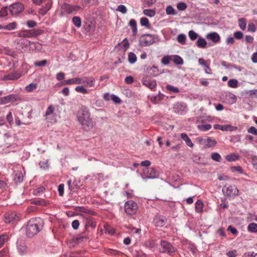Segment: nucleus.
Here are the masks:
<instances>
[{
	"label": "nucleus",
	"mask_w": 257,
	"mask_h": 257,
	"mask_svg": "<svg viewBox=\"0 0 257 257\" xmlns=\"http://www.w3.org/2000/svg\"><path fill=\"white\" fill-rule=\"evenodd\" d=\"M77 118L83 131L88 132L93 127L94 122L90 117L89 111L86 107L79 108L77 113Z\"/></svg>",
	"instance_id": "f257e3e1"
},
{
	"label": "nucleus",
	"mask_w": 257,
	"mask_h": 257,
	"mask_svg": "<svg viewBox=\"0 0 257 257\" xmlns=\"http://www.w3.org/2000/svg\"><path fill=\"white\" fill-rule=\"evenodd\" d=\"M42 219L35 218L31 219L26 227V234L28 237L31 238L39 232L43 227Z\"/></svg>",
	"instance_id": "f03ea898"
},
{
	"label": "nucleus",
	"mask_w": 257,
	"mask_h": 257,
	"mask_svg": "<svg viewBox=\"0 0 257 257\" xmlns=\"http://www.w3.org/2000/svg\"><path fill=\"white\" fill-rule=\"evenodd\" d=\"M157 37L155 35L146 34L140 36L139 44L142 47H148L156 42Z\"/></svg>",
	"instance_id": "7ed1b4c3"
},
{
	"label": "nucleus",
	"mask_w": 257,
	"mask_h": 257,
	"mask_svg": "<svg viewBox=\"0 0 257 257\" xmlns=\"http://www.w3.org/2000/svg\"><path fill=\"white\" fill-rule=\"evenodd\" d=\"M140 175L142 179L145 181L147 179H155L159 177L158 173L156 169L153 168L144 169L143 171V173H140Z\"/></svg>",
	"instance_id": "20e7f679"
},
{
	"label": "nucleus",
	"mask_w": 257,
	"mask_h": 257,
	"mask_svg": "<svg viewBox=\"0 0 257 257\" xmlns=\"http://www.w3.org/2000/svg\"><path fill=\"white\" fill-rule=\"evenodd\" d=\"M138 208L137 204L133 200L127 201L124 204V210L128 215L135 214L137 212Z\"/></svg>",
	"instance_id": "39448f33"
},
{
	"label": "nucleus",
	"mask_w": 257,
	"mask_h": 257,
	"mask_svg": "<svg viewBox=\"0 0 257 257\" xmlns=\"http://www.w3.org/2000/svg\"><path fill=\"white\" fill-rule=\"evenodd\" d=\"M160 246V252H161L171 254L175 252V248L173 245L167 241L161 240Z\"/></svg>",
	"instance_id": "423d86ee"
},
{
	"label": "nucleus",
	"mask_w": 257,
	"mask_h": 257,
	"mask_svg": "<svg viewBox=\"0 0 257 257\" xmlns=\"http://www.w3.org/2000/svg\"><path fill=\"white\" fill-rule=\"evenodd\" d=\"M81 9V8L77 5H70L64 3L61 6V10L63 13L67 14H76V13Z\"/></svg>",
	"instance_id": "0eeeda50"
},
{
	"label": "nucleus",
	"mask_w": 257,
	"mask_h": 257,
	"mask_svg": "<svg viewBox=\"0 0 257 257\" xmlns=\"http://www.w3.org/2000/svg\"><path fill=\"white\" fill-rule=\"evenodd\" d=\"M224 195L233 197L238 194V190L235 185L224 186L222 188Z\"/></svg>",
	"instance_id": "6e6552de"
},
{
	"label": "nucleus",
	"mask_w": 257,
	"mask_h": 257,
	"mask_svg": "<svg viewBox=\"0 0 257 257\" xmlns=\"http://www.w3.org/2000/svg\"><path fill=\"white\" fill-rule=\"evenodd\" d=\"M19 220V216L15 212H8L5 215V221L6 223L14 224Z\"/></svg>",
	"instance_id": "1a4fd4ad"
},
{
	"label": "nucleus",
	"mask_w": 257,
	"mask_h": 257,
	"mask_svg": "<svg viewBox=\"0 0 257 257\" xmlns=\"http://www.w3.org/2000/svg\"><path fill=\"white\" fill-rule=\"evenodd\" d=\"M173 109L178 114H184L187 110V105L185 103L178 102L174 104Z\"/></svg>",
	"instance_id": "9d476101"
},
{
	"label": "nucleus",
	"mask_w": 257,
	"mask_h": 257,
	"mask_svg": "<svg viewBox=\"0 0 257 257\" xmlns=\"http://www.w3.org/2000/svg\"><path fill=\"white\" fill-rule=\"evenodd\" d=\"M24 10V6L20 3H16L11 5L9 11L12 15H17L21 13Z\"/></svg>",
	"instance_id": "9b49d317"
},
{
	"label": "nucleus",
	"mask_w": 257,
	"mask_h": 257,
	"mask_svg": "<svg viewBox=\"0 0 257 257\" xmlns=\"http://www.w3.org/2000/svg\"><path fill=\"white\" fill-rule=\"evenodd\" d=\"M206 38L208 41H210L215 44L219 42L220 40V37L219 35L215 32L207 34L206 35Z\"/></svg>",
	"instance_id": "f8f14e48"
},
{
	"label": "nucleus",
	"mask_w": 257,
	"mask_h": 257,
	"mask_svg": "<svg viewBox=\"0 0 257 257\" xmlns=\"http://www.w3.org/2000/svg\"><path fill=\"white\" fill-rule=\"evenodd\" d=\"M95 83V80L94 78L92 77H81V84L86 87H93Z\"/></svg>",
	"instance_id": "ddd939ff"
},
{
	"label": "nucleus",
	"mask_w": 257,
	"mask_h": 257,
	"mask_svg": "<svg viewBox=\"0 0 257 257\" xmlns=\"http://www.w3.org/2000/svg\"><path fill=\"white\" fill-rule=\"evenodd\" d=\"M17 245L18 250L21 254H25L27 252V246L24 240L22 239L18 240L17 241Z\"/></svg>",
	"instance_id": "4468645a"
},
{
	"label": "nucleus",
	"mask_w": 257,
	"mask_h": 257,
	"mask_svg": "<svg viewBox=\"0 0 257 257\" xmlns=\"http://www.w3.org/2000/svg\"><path fill=\"white\" fill-rule=\"evenodd\" d=\"M52 2L51 0H46L44 6H43L39 10V14L44 16L52 7Z\"/></svg>",
	"instance_id": "2eb2a0df"
},
{
	"label": "nucleus",
	"mask_w": 257,
	"mask_h": 257,
	"mask_svg": "<svg viewBox=\"0 0 257 257\" xmlns=\"http://www.w3.org/2000/svg\"><path fill=\"white\" fill-rule=\"evenodd\" d=\"M142 83L146 87L153 89L157 86L156 81L155 80H152L150 78L143 79L142 80Z\"/></svg>",
	"instance_id": "dca6fc26"
},
{
	"label": "nucleus",
	"mask_w": 257,
	"mask_h": 257,
	"mask_svg": "<svg viewBox=\"0 0 257 257\" xmlns=\"http://www.w3.org/2000/svg\"><path fill=\"white\" fill-rule=\"evenodd\" d=\"M63 84L64 85L81 84V77H75L65 80Z\"/></svg>",
	"instance_id": "f3484780"
},
{
	"label": "nucleus",
	"mask_w": 257,
	"mask_h": 257,
	"mask_svg": "<svg viewBox=\"0 0 257 257\" xmlns=\"http://www.w3.org/2000/svg\"><path fill=\"white\" fill-rule=\"evenodd\" d=\"M166 219L163 216H156L154 220V222L156 226L162 227L165 224Z\"/></svg>",
	"instance_id": "a211bd4d"
},
{
	"label": "nucleus",
	"mask_w": 257,
	"mask_h": 257,
	"mask_svg": "<svg viewBox=\"0 0 257 257\" xmlns=\"http://www.w3.org/2000/svg\"><path fill=\"white\" fill-rule=\"evenodd\" d=\"M129 47V43L126 38H125L121 43H118L115 48L119 50L126 51Z\"/></svg>",
	"instance_id": "6ab92c4d"
},
{
	"label": "nucleus",
	"mask_w": 257,
	"mask_h": 257,
	"mask_svg": "<svg viewBox=\"0 0 257 257\" xmlns=\"http://www.w3.org/2000/svg\"><path fill=\"white\" fill-rule=\"evenodd\" d=\"M20 77V75L17 72H13L7 75H5L4 76L3 79L5 80H14L18 79Z\"/></svg>",
	"instance_id": "aec40b11"
},
{
	"label": "nucleus",
	"mask_w": 257,
	"mask_h": 257,
	"mask_svg": "<svg viewBox=\"0 0 257 257\" xmlns=\"http://www.w3.org/2000/svg\"><path fill=\"white\" fill-rule=\"evenodd\" d=\"M33 30H23V31L20 32L18 33V36L20 37H23V38L33 37Z\"/></svg>",
	"instance_id": "412c9836"
},
{
	"label": "nucleus",
	"mask_w": 257,
	"mask_h": 257,
	"mask_svg": "<svg viewBox=\"0 0 257 257\" xmlns=\"http://www.w3.org/2000/svg\"><path fill=\"white\" fill-rule=\"evenodd\" d=\"M217 144V142L211 138H208L205 139L204 147L206 148H210L215 146Z\"/></svg>",
	"instance_id": "4be33fe9"
},
{
	"label": "nucleus",
	"mask_w": 257,
	"mask_h": 257,
	"mask_svg": "<svg viewBox=\"0 0 257 257\" xmlns=\"http://www.w3.org/2000/svg\"><path fill=\"white\" fill-rule=\"evenodd\" d=\"M171 61L173 62L176 65H182L183 64V59L179 55L171 56Z\"/></svg>",
	"instance_id": "5701e85b"
},
{
	"label": "nucleus",
	"mask_w": 257,
	"mask_h": 257,
	"mask_svg": "<svg viewBox=\"0 0 257 257\" xmlns=\"http://www.w3.org/2000/svg\"><path fill=\"white\" fill-rule=\"evenodd\" d=\"M164 95L159 92L156 95H149V97L150 98L151 101L154 103H157L163 98Z\"/></svg>",
	"instance_id": "b1692460"
},
{
	"label": "nucleus",
	"mask_w": 257,
	"mask_h": 257,
	"mask_svg": "<svg viewBox=\"0 0 257 257\" xmlns=\"http://www.w3.org/2000/svg\"><path fill=\"white\" fill-rule=\"evenodd\" d=\"M207 43L205 39L201 37H199L197 42L196 46L200 48H206L207 47Z\"/></svg>",
	"instance_id": "393cba45"
},
{
	"label": "nucleus",
	"mask_w": 257,
	"mask_h": 257,
	"mask_svg": "<svg viewBox=\"0 0 257 257\" xmlns=\"http://www.w3.org/2000/svg\"><path fill=\"white\" fill-rule=\"evenodd\" d=\"M226 102L229 104H233L237 100L236 96L231 93H228L226 95Z\"/></svg>",
	"instance_id": "a878e982"
},
{
	"label": "nucleus",
	"mask_w": 257,
	"mask_h": 257,
	"mask_svg": "<svg viewBox=\"0 0 257 257\" xmlns=\"http://www.w3.org/2000/svg\"><path fill=\"white\" fill-rule=\"evenodd\" d=\"M23 180V175L20 171H18L15 173L14 181L16 183H21Z\"/></svg>",
	"instance_id": "bb28decb"
},
{
	"label": "nucleus",
	"mask_w": 257,
	"mask_h": 257,
	"mask_svg": "<svg viewBox=\"0 0 257 257\" xmlns=\"http://www.w3.org/2000/svg\"><path fill=\"white\" fill-rule=\"evenodd\" d=\"M181 138L182 140H183L185 142L186 145L190 147H193V144L192 142L191 139L188 137V136L185 133H182L181 134Z\"/></svg>",
	"instance_id": "cd10ccee"
},
{
	"label": "nucleus",
	"mask_w": 257,
	"mask_h": 257,
	"mask_svg": "<svg viewBox=\"0 0 257 257\" xmlns=\"http://www.w3.org/2000/svg\"><path fill=\"white\" fill-rule=\"evenodd\" d=\"M104 253L106 254L111 255H120L122 254V253L120 251L110 248H105Z\"/></svg>",
	"instance_id": "c85d7f7f"
},
{
	"label": "nucleus",
	"mask_w": 257,
	"mask_h": 257,
	"mask_svg": "<svg viewBox=\"0 0 257 257\" xmlns=\"http://www.w3.org/2000/svg\"><path fill=\"white\" fill-rule=\"evenodd\" d=\"M195 210L198 213H201L203 211L204 204L201 200H198L195 204Z\"/></svg>",
	"instance_id": "c756f323"
},
{
	"label": "nucleus",
	"mask_w": 257,
	"mask_h": 257,
	"mask_svg": "<svg viewBox=\"0 0 257 257\" xmlns=\"http://www.w3.org/2000/svg\"><path fill=\"white\" fill-rule=\"evenodd\" d=\"M239 158V156L236 154H230L229 155H227L225 156V159L227 161L229 162H233L235 161L238 160Z\"/></svg>",
	"instance_id": "7c9ffc66"
},
{
	"label": "nucleus",
	"mask_w": 257,
	"mask_h": 257,
	"mask_svg": "<svg viewBox=\"0 0 257 257\" xmlns=\"http://www.w3.org/2000/svg\"><path fill=\"white\" fill-rule=\"evenodd\" d=\"M247 231L250 233H257V223H250L247 227Z\"/></svg>",
	"instance_id": "2f4dec72"
},
{
	"label": "nucleus",
	"mask_w": 257,
	"mask_h": 257,
	"mask_svg": "<svg viewBox=\"0 0 257 257\" xmlns=\"http://www.w3.org/2000/svg\"><path fill=\"white\" fill-rule=\"evenodd\" d=\"M149 73L152 76H156L160 73V72L159 71L158 67L153 66L150 69Z\"/></svg>",
	"instance_id": "473e14b6"
},
{
	"label": "nucleus",
	"mask_w": 257,
	"mask_h": 257,
	"mask_svg": "<svg viewBox=\"0 0 257 257\" xmlns=\"http://www.w3.org/2000/svg\"><path fill=\"white\" fill-rule=\"evenodd\" d=\"M137 57L136 54L133 52H130L128 55V61L131 64L135 63L137 61Z\"/></svg>",
	"instance_id": "72a5a7b5"
},
{
	"label": "nucleus",
	"mask_w": 257,
	"mask_h": 257,
	"mask_svg": "<svg viewBox=\"0 0 257 257\" xmlns=\"http://www.w3.org/2000/svg\"><path fill=\"white\" fill-rule=\"evenodd\" d=\"M17 24L15 22H12L7 25H4V30L12 31L16 28Z\"/></svg>",
	"instance_id": "f704fd0d"
},
{
	"label": "nucleus",
	"mask_w": 257,
	"mask_h": 257,
	"mask_svg": "<svg viewBox=\"0 0 257 257\" xmlns=\"http://www.w3.org/2000/svg\"><path fill=\"white\" fill-rule=\"evenodd\" d=\"M129 25L132 28L133 34L136 35L137 32V23L134 19H132L129 22Z\"/></svg>",
	"instance_id": "c9c22d12"
},
{
	"label": "nucleus",
	"mask_w": 257,
	"mask_h": 257,
	"mask_svg": "<svg viewBox=\"0 0 257 257\" xmlns=\"http://www.w3.org/2000/svg\"><path fill=\"white\" fill-rule=\"evenodd\" d=\"M72 23L77 28H80L81 26V20L80 17L75 16L72 18Z\"/></svg>",
	"instance_id": "e433bc0d"
},
{
	"label": "nucleus",
	"mask_w": 257,
	"mask_h": 257,
	"mask_svg": "<svg viewBox=\"0 0 257 257\" xmlns=\"http://www.w3.org/2000/svg\"><path fill=\"white\" fill-rule=\"evenodd\" d=\"M197 128L199 130L202 132H206L211 128V125L209 124H198Z\"/></svg>",
	"instance_id": "4c0bfd02"
},
{
	"label": "nucleus",
	"mask_w": 257,
	"mask_h": 257,
	"mask_svg": "<svg viewBox=\"0 0 257 257\" xmlns=\"http://www.w3.org/2000/svg\"><path fill=\"white\" fill-rule=\"evenodd\" d=\"M237 129V127L235 126H233L231 125L230 124H227V125H221V130L222 131H233L234 130H236Z\"/></svg>",
	"instance_id": "58836bf2"
},
{
	"label": "nucleus",
	"mask_w": 257,
	"mask_h": 257,
	"mask_svg": "<svg viewBox=\"0 0 257 257\" xmlns=\"http://www.w3.org/2000/svg\"><path fill=\"white\" fill-rule=\"evenodd\" d=\"M238 25L239 28L242 30H244L246 27V21L244 18L239 19L238 20Z\"/></svg>",
	"instance_id": "ea45409f"
},
{
	"label": "nucleus",
	"mask_w": 257,
	"mask_h": 257,
	"mask_svg": "<svg viewBox=\"0 0 257 257\" xmlns=\"http://www.w3.org/2000/svg\"><path fill=\"white\" fill-rule=\"evenodd\" d=\"M228 85L231 88H236L238 85V82L236 79H230L228 82Z\"/></svg>",
	"instance_id": "a19ab883"
},
{
	"label": "nucleus",
	"mask_w": 257,
	"mask_h": 257,
	"mask_svg": "<svg viewBox=\"0 0 257 257\" xmlns=\"http://www.w3.org/2000/svg\"><path fill=\"white\" fill-rule=\"evenodd\" d=\"M177 40L179 43L183 45L185 44L186 40V36L184 34H179L177 37Z\"/></svg>",
	"instance_id": "79ce46f5"
},
{
	"label": "nucleus",
	"mask_w": 257,
	"mask_h": 257,
	"mask_svg": "<svg viewBox=\"0 0 257 257\" xmlns=\"http://www.w3.org/2000/svg\"><path fill=\"white\" fill-rule=\"evenodd\" d=\"M9 239V236L6 234H3L0 235V248L7 242Z\"/></svg>",
	"instance_id": "37998d69"
},
{
	"label": "nucleus",
	"mask_w": 257,
	"mask_h": 257,
	"mask_svg": "<svg viewBox=\"0 0 257 257\" xmlns=\"http://www.w3.org/2000/svg\"><path fill=\"white\" fill-rule=\"evenodd\" d=\"M188 36L192 41L195 40L199 36L198 34L193 30H190L188 32Z\"/></svg>",
	"instance_id": "c03bdc74"
},
{
	"label": "nucleus",
	"mask_w": 257,
	"mask_h": 257,
	"mask_svg": "<svg viewBox=\"0 0 257 257\" xmlns=\"http://www.w3.org/2000/svg\"><path fill=\"white\" fill-rule=\"evenodd\" d=\"M75 90L82 94H87L88 91L83 86H77L75 88Z\"/></svg>",
	"instance_id": "a18cd8bd"
},
{
	"label": "nucleus",
	"mask_w": 257,
	"mask_h": 257,
	"mask_svg": "<svg viewBox=\"0 0 257 257\" xmlns=\"http://www.w3.org/2000/svg\"><path fill=\"white\" fill-rule=\"evenodd\" d=\"M6 104L11 102L13 100H16V95L14 94H10L3 97Z\"/></svg>",
	"instance_id": "49530a36"
},
{
	"label": "nucleus",
	"mask_w": 257,
	"mask_h": 257,
	"mask_svg": "<svg viewBox=\"0 0 257 257\" xmlns=\"http://www.w3.org/2000/svg\"><path fill=\"white\" fill-rule=\"evenodd\" d=\"M166 13L168 15H175L177 14L176 11L171 6L167 7L166 9Z\"/></svg>",
	"instance_id": "de8ad7c7"
},
{
	"label": "nucleus",
	"mask_w": 257,
	"mask_h": 257,
	"mask_svg": "<svg viewBox=\"0 0 257 257\" xmlns=\"http://www.w3.org/2000/svg\"><path fill=\"white\" fill-rule=\"evenodd\" d=\"M166 89L168 91L170 92L178 93L179 92V90L177 87L170 84H168L166 86Z\"/></svg>",
	"instance_id": "09e8293b"
},
{
	"label": "nucleus",
	"mask_w": 257,
	"mask_h": 257,
	"mask_svg": "<svg viewBox=\"0 0 257 257\" xmlns=\"http://www.w3.org/2000/svg\"><path fill=\"white\" fill-rule=\"evenodd\" d=\"M140 24L142 26H145L147 28L150 27L149 20L146 17L142 18L140 19Z\"/></svg>",
	"instance_id": "8fccbe9b"
},
{
	"label": "nucleus",
	"mask_w": 257,
	"mask_h": 257,
	"mask_svg": "<svg viewBox=\"0 0 257 257\" xmlns=\"http://www.w3.org/2000/svg\"><path fill=\"white\" fill-rule=\"evenodd\" d=\"M143 13L146 16H147L150 17H153L156 14V13L154 10L150 9L144 10L143 11Z\"/></svg>",
	"instance_id": "3c124183"
},
{
	"label": "nucleus",
	"mask_w": 257,
	"mask_h": 257,
	"mask_svg": "<svg viewBox=\"0 0 257 257\" xmlns=\"http://www.w3.org/2000/svg\"><path fill=\"white\" fill-rule=\"evenodd\" d=\"M211 158L216 161L220 162L221 159V156L218 153H213L211 155Z\"/></svg>",
	"instance_id": "603ef678"
},
{
	"label": "nucleus",
	"mask_w": 257,
	"mask_h": 257,
	"mask_svg": "<svg viewBox=\"0 0 257 257\" xmlns=\"http://www.w3.org/2000/svg\"><path fill=\"white\" fill-rule=\"evenodd\" d=\"M40 168L43 170H47L49 168V165L48 164V161H41L39 163Z\"/></svg>",
	"instance_id": "864d4df0"
},
{
	"label": "nucleus",
	"mask_w": 257,
	"mask_h": 257,
	"mask_svg": "<svg viewBox=\"0 0 257 257\" xmlns=\"http://www.w3.org/2000/svg\"><path fill=\"white\" fill-rule=\"evenodd\" d=\"M37 88V84L35 83H31L26 87V90L28 92H32Z\"/></svg>",
	"instance_id": "5fc2aeb1"
},
{
	"label": "nucleus",
	"mask_w": 257,
	"mask_h": 257,
	"mask_svg": "<svg viewBox=\"0 0 257 257\" xmlns=\"http://www.w3.org/2000/svg\"><path fill=\"white\" fill-rule=\"evenodd\" d=\"M116 10L121 12L123 14H126L127 12V9L126 7L122 5L118 6Z\"/></svg>",
	"instance_id": "6e6d98bb"
},
{
	"label": "nucleus",
	"mask_w": 257,
	"mask_h": 257,
	"mask_svg": "<svg viewBox=\"0 0 257 257\" xmlns=\"http://www.w3.org/2000/svg\"><path fill=\"white\" fill-rule=\"evenodd\" d=\"M187 6L186 3L181 2L177 5V8L179 11H184L186 9Z\"/></svg>",
	"instance_id": "4d7b16f0"
},
{
	"label": "nucleus",
	"mask_w": 257,
	"mask_h": 257,
	"mask_svg": "<svg viewBox=\"0 0 257 257\" xmlns=\"http://www.w3.org/2000/svg\"><path fill=\"white\" fill-rule=\"evenodd\" d=\"M171 56H164L162 59L161 62L164 65H168L169 62H170V61H171Z\"/></svg>",
	"instance_id": "13d9d810"
},
{
	"label": "nucleus",
	"mask_w": 257,
	"mask_h": 257,
	"mask_svg": "<svg viewBox=\"0 0 257 257\" xmlns=\"http://www.w3.org/2000/svg\"><path fill=\"white\" fill-rule=\"evenodd\" d=\"M47 64V61L46 60H44L35 62L34 65L36 67H43L45 66Z\"/></svg>",
	"instance_id": "bf43d9fd"
},
{
	"label": "nucleus",
	"mask_w": 257,
	"mask_h": 257,
	"mask_svg": "<svg viewBox=\"0 0 257 257\" xmlns=\"http://www.w3.org/2000/svg\"><path fill=\"white\" fill-rule=\"evenodd\" d=\"M198 63L199 65L204 67V68L206 67V65H210V61H205L203 58H199L198 60Z\"/></svg>",
	"instance_id": "052dcab7"
},
{
	"label": "nucleus",
	"mask_w": 257,
	"mask_h": 257,
	"mask_svg": "<svg viewBox=\"0 0 257 257\" xmlns=\"http://www.w3.org/2000/svg\"><path fill=\"white\" fill-rule=\"evenodd\" d=\"M234 39L231 35H229L226 39V44L227 45H232L234 43Z\"/></svg>",
	"instance_id": "680f3d73"
},
{
	"label": "nucleus",
	"mask_w": 257,
	"mask_h": 257,
	"mask_svg": "<svg viewBox=\"0 0 257 257\" xmlns=\"http://www.w3.org/2000/svg\"><path fill=\"white\" fill-rule=\"evenodd\" d=\"M8 11V7H6L2 8L0 11V17H4L7 16Z\"/></svg>",
	"instance_id": "e2e57ef3"
},
{
	"label": "nucleus",
	"mask_w": 257,
	"mask_h": 257,
	"mask_svg": "<svg viewBox=\"0 0 257 257\" xmlns=\"http://www.w3.org/2000/svg\"><path fill=\"white\" fill-rule=\"evenodd\" d=\"M86 5L88 6L95 5L97 4V0H82Z\"/></svg>",
	"instance_id": "0e129e2a"
},
{
	"label": "nucleus",
	"mask_w": 257,
	"mask_h": 257,
	"mask_svg": "<svg viewBox=\"0 0 257 257\" xmlns=\"http://www.w3.org/2000/svg\"><path fill=\"white\" fill-rule=\"evenodd\" d=\"M6 119L10 125H12L13 123V117L11 112H9L8 113L6 116Z\"/></svg>",
	"instance_id": "69168bd1"
},
{
	"label": "nucleus",
	"mask_w": 257,
	"mask_h": 257,
	"mask_svg": "<svg viewBox=\"0 0 257 257\" xmlns=\"http://www.w3.org/2000/svg\"><path fill=\"white\" fill-rule=\"evenodd\" d=\"M234 37L237 40H240L243 38V33L240 31H236L234 33Z\"/></svg>",
	"instance_id": "338daca9"
},
{
	"label": "nucleus",
	"mask_w": 257,
	"mask_h": 257,
	"mask_svg": "<svg viewBox=\"0 0 257 257\" xmlns=\"http://www.w3.org/2000/svg\"><path fill=\"white\" fill-rule=\"evenodd\" d=\"M247 132L254 135H257V129L253 126L248 128Z\"/></svg>",
	"instance_id": "774afa93"
}]
</instances>
